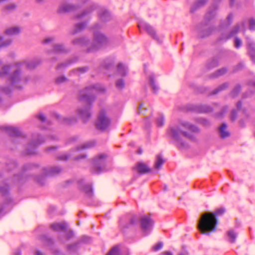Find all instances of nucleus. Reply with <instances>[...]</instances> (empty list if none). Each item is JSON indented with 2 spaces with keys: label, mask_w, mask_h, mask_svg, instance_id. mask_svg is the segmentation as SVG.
<instances>
[{
  "label": "nucleus",
  "mask_w": 255,
  "mask_h": 255,
  "mask_svg": "<svg viewBox=\"0 0 255 255\" xmlns=\"http://www.w3.org/2000/svg\"><path fill=\"white\" fill-rule=\"evenodd\" d=\"M22 63H15L13 66L4 65L0 69V78H6L9 85L6 87H0V92L8 94L11 88L21 89L26 84L27 79L20 70Z\"/></svg>",
  "instance_id": "1"
},
{
  "label": "nucleus",
  "mask_w": 255,
  "mask_h": 255,
  "mask_svg": "<svg viewBox=\"0 0 255 255\" xmlns=\"http://www.w3.org/2000/svg\"><path fill=\"white\" fill-rule=\"evenodd\" d=\"M189 131L199 133L200 129L195 125L188 122L182 121L170 126L167 129V134L176 141L177 146L181 149L186 146V143L182 140L181 137L183 136L192 140L196 139L195 136Z\"/></svg>",
  "instance_id": "2"
},
{
  "label": "nucleus",
  "mask_w": 255,
  "mask_h": 255,
  "mask_svg": "<svg viewBox=\"0 0 255 255\" xmlns=\"http://www.w3.org/2000/svg\"><path fill=\"white\" fill-rule=\"evenodd\" d=\"M96 90L104 92L105 89L102 86L96 85L86 87L80 91L78 96L79 100L80 101L85 102L88 104L83 108L78 109L77 111V114L84 122H86L91 117V104L95 100V93Z\"/></svg>",
  "instance_id": "3"
},
{
  "label": "nucleus",
  "mask_w": 255,
  "mask_h": 255,
  "mask_svg": "<svg viewBox=\"0 0 255 255\" xmlns=\"http://www.w3.org/2000/svg\"><path fill=\"white\" fill-rule=\"evenodd\" d=\"M100 25L99 24L95 25L93 29L94 31V39L93 42L89 45V40L85 38H79L75 39L73 41L74 45H80L82 46H87V51L92 52L105 46L108 43L107 37L102 33L97 31Z\"/></svg>",
  "instance_id": "4"
},
{
  "label": "nucleus",
  "mask_w": 255,
  "mask_h": 255,
  "mask_svg": "<svg viewBox=\"0 0 255 255\" xmlns=\"http://www.w3.org/2000/svg\"><path fill=\"white\" fill-rule=\"evenodd\" d=\"M218 220L209 212L203 214L199 222L198 228L202 234L214 232L216 230Z\"/></svg>",
  "instance_id": "5"
},
{
  "label": "nucleus",
  "mask_w": 255,
  "mask_h": 255,
  "mask_svg": "<svg viewBox=\"0 0 255 255\" xmlns=\"http://www.w3.org/2000/svg\"><path fill=\"white\" fill-rule=\"evenodd\" d=\"M96 144L94 141H90L84 143L81 145L71 150L69 154H61L57 156L58 159L63 161H67L70 158L74 160H79L87 157L86 154L83 153L78 155V152L80 150L89 148L93 147Z\"/></svg>",
  "instance_id": "6"
},
{
  "label": "nucleus",
  "mask_w": 255,
  "mask_h": 255,
  "mask_svg": "<svg viewBox=\"0 0 255 255\" xmlns=\"http://www.w3.org/2000/svg\"><path fill=\"white\" fill-rule=\"evenodd\" d=\"M108 157L106 153H100L93 159L92 170L99 174L106 169V161Z\"/></svg>",
  "instance_id": "7"
},
{
  "label": "nucleus",
  "mask_w": 255,
  "mask_h": 255,
  "mask_svg": "<svg viewBox=\"0 0 255 255\" xmlns=\"http://www.w3.org/2000/svg\"><path fill=\"white\" fill-rule=\"evenodd\" d=\"M44 141L38 134H34L32 136V140L27 145L25 154L27 155L34 154L36 153V148Z\"/></svg>",
  "instance_id": "8"
},
{
  "label": "nucleus",
  "mask_w": 255,
  "mask_h": 255,
  "mask_svg": "<svg viewBox=\"0 0 255 255\" xmlns=\"http://www.w3.org/2000/svg\"><path fill=\"white\" fill-rule=\"evenodd\" d=\"M111 124L110 119L107 116L104 110L100 111L96 126L98 129L104 130L107 128Z\"/></svg>",
  "instance_id": "9"
},
{
  "label": "nucleus",
  "mask_w": 255,
  "mask_h": 255,
  "mask_svg": "<svg viewBox=\"0 0 255 255\" xmlns=\"http://www.w3.org/2000/svg\"><path fill=\"white\" fill-rule=\"evenodd\" d=\"M137 26L139 31H141L142 29L145 30L146 32L154 39L159 42L161 41L153 28L148 23L144 21H141L138 23Z\"/></svg>",
  "instance_id": "10"
},
{
  "label": "nucleus",
  "mask_w": 255,
  "mask_h": 255,
  "mask_svg": "<svg viewBox=\"0 0 255 255\" xmlns=\"http://www.w3.org/2000/svg\"><path fill=\"white\" fill-rule=\"evenodd\" d=\"M134 169L141 174H154L153 169L150 168L147 163L143 161L137 162Z\"/></svg>",
  "instance_id": "11"
},
{
  "label": "nucleus",
  "mask_w": 255,
  "mask_h": 255,
  "mask_svg": "<svg viewBox=\"0 0 255 255\" xmlns=\"http://www.w3.org/2000/svg\"><path fill=\"white\" fill-rule=\"evenodd\" d=\"M213 30V28L209 26L207 22L201 23L198 27L199 35L201 37L209 35Z\"/></svg>",
  "instance_id": "12"
},
{
  "label": "nucleus",
  "mask_w": 255,
  "mask_h": 255,
  "mask_svg": "<svg viewBox=\"0 0 255 255\" xmlns=\"http://www.w3.org/2000/svg\"><path fill=\"white\" fill-rule=\"evenodd\" d=\"M0 129L5 131L10 136H18L20 135V131L16 128L10 126H1L0 127Z\"/></svg>",
  "instance_id": "13"
},
{
  "label": "nucleus",
  "mask_w": 255,
  "mask_h": 255,
  "mask_svg": "<svg viewBox=\"0 0 255 255\" xmlns=\"http://www.w3.org/2000/svg\"><path fill=\"white\" fill-rule=\"evenodd\" d=\"M77 8V6L68 3H63L61 4L57 12L59 13H63L66 12H69L70 11H74Z\"/></svg>",
  "instance_id": "14"
},
{
  "label": "nucleus",
  "mask_w": 255,
  "mask_h": 255,
  "mask_svg": "<svg viewBox=\"0 0 255 255\" xmlns=\"http://www.w3.org/2000/svg\"><path fill=\"white\" fill-rule=\"evenodd\" d=\"M187 2L190 3L193 1L195 2L192 4L190 7V12L193 13L198 8L204 6L207 2L208 0H187Z\"/></svg>",
  "instance_id": "15"
},
{
  "label": "nucleus",
  "mask_w": 255,
  "mask_h": 255,
  "mask_svg": "<svg viewBox=\"0 0 255 255\" xmlns=\"http://www.w3.org/2000/svg\"><path fill=\"white\" fill-rule=\"evenodd\" d=\"M17 63H22L21 68L25 66L28 69H33L41 63V61L39 59H34L30 61H22Z\"/></svg>",
  "instance_id": "16"
},
{
  "label": "nucleus",
  "mask_w": 255,
  "mask_h": 255,
  "mask_svg": "<svg viewBox=\"0 0 255 255\" xmlns=\"http://www.w3.org/2000/svg\"><path fill=\"white\" fill-rule=\"evenodd\" d=\"M247 39V44L249 54L252 60L255 63V44L251 41L248 38Z\"/></svg>",
  "instance_id": "17"
},
{
  "label": "nucleus",
  "mask_w": 255,
  "mask_h": 255,
  "mask_svg": "<svg viewBox=\"0 0 255 255\" xmlns=\"http://www.w3.org/2000/svg\"><path fill=\"white\" fill-rule=\"evenodd\" d=\"M240 29V25L237 24H236L231 30L230 33L228 35H223L220 38V41H226L231 37L234 36L236 34H237L239 31Z\"/></svg>",
  "instance_id": "18"
},
{
  "label": "nucleus",
  "mask_w": 255,
  "mask_h": 255,
  "mask_svg": "<svg viewBox=\"0 0 255 255\" xmlns=\"http://www.w3.org/2000/svg\"><path fill=\"white\" fill-rule=\"evenodd\" d=\"M62 170V168L58 166H48L43 168V171L47 174H59Z\"/></svg>",
  "instance_id": "19"
},
{
  "label": "nucleus",
  "mask_w": 255,
  "mask_h": 255,
  "mask_svg": "<svg viewBox=\"0 0 255 255\" xmlns=\"http://www.w3.org/2000/svg\"><path fill=\"white\" fill-rule=\"evenodd\" d=\"M100 19L103 21H109L111 19L110 13L106 9H102L99 11Z\"/></svg>",
  "instance_id": "20"
},
{
  "label": "nucleus",
  "mask_w": 255,
  "mask_h": 255,
  "mask_svg": "<svg viewBox=\"0 0 255 255\" xmlns=\"http://www.w3.org/2000/svg\"><path fill=\"white\" fill-rule=\"evenodd\" d=\"M39 165L36 163H28L23 165L21 167V171L23 173L27 172L38 168Z\"/></svg>",
  "instance_id": "21"
},
{
  "label": "nucleus",
  "mask_w": 255,
  "mask_h": 255,
  "mask_svg": "<svg viewBox=\"0 0 255 255\" xmlns=\"http://www.w3.org/2000/svg\"><path fill=\"white\" fill-rule=\"evenodd\" d=\"M52 52L57 53H65L68 52V50L61 44H56L53 45Z\"/></svg>",
  "instance_id": "22"
},
{
  "label": "nucleus",
  "mask_w": 255,
  "mask_h": 255,
  "mask_svg": "<svg viewBox=\"0 0 255 255\" xmlns=\"http://www.w3.org/2000/svg\"><path fill=\"white\" fill-rule=\"evenodd\" d=\"M51 229L55 231H63L66 229L67 225L65 222L54 223L50 226Z\"/></svg>",
  "instance_id": "23"
},
{
  "label": "nucleus",
  "mask_w": 255,
  "mask_h": 255,
  "mask_svg": "<svg viewBox=\"0 0 255 255\" xmlns=\"http://www.w3.org/2000/svg\"><path fill=\"white\" fill-rule=\"evenodd\" d=\"M219 132L221 138H224L230 135L229 132L227 130V125L225 123H223L219 128Z\"/></svg>",
  "instance_id": "24"
},
{
  "label": "nucleus",
  "mask_w": 255,
  "mask_h": 255,
  "mask_svg": "<svg viewBox=\"0 0 255 255\" xmlns=\"http://www.w3.org/2000/svg\"><path fill=\"white\" fill-rule=\"evenodd\" d=\"M152 225V221L149 217H144L141 219V226L142 229L146 230Z\"/></svg>",
  "instance_id": "25"
},
{
  "label": "nucleus",
  "mask_w": 255,
  "mask_h": 255,
  "mask_svg": "<svg viewBox=\"0 0 255 255\" xmlns=\"http://www.w3.org/2000/svg\"><path fill=\"white\" fill-rule=\"evenodd\" d=\"M194 110L198 113H209L212 111V109L206 105H200L196 106Z\"/></svg>",
  "instance_id": "26"
},
{
  "label": "nucleus",
  "mask_w": 255,
  "mask_h": 255,
  "mask_svg": "<svg viewBox=\"0 0 255 255\" xmlns=\"http://www.w3.org/2000/svg\"><path fill=\"white\" fill-rule=\"evenodd\" d=\"M55 117L58 120L68 125H71L77 122V119L75 117L63 118L57 114H55Z\"/></svg>",
  "instance_id": "27"
},
{
  "label": "nucleus",
  "mask_w": 255,
  "mask_h": 255,
  "mask_svg": "<svg viewBox=\"0 0 255 255\" xmlns=\"http://www.w3.org/2000/svg\"><path fill=\"white\" fill-rule=\"evenodd\" d=\"M164 162L165 160L162 157L161 155H157L156 157L154 169L156 170H159V169H160Z\"/></svg>",
  "instance_id": "28"
},
{
  "label": "nucleus",
  "mask_w": 255,
  "mask_h": 255,
  "mask_svg": "<svg viewBox=\"0 0 255 255\" xmlns=\"http://www.w3.org/2000/svg\"><path fill=\"white\" fill-rule=\"evenodd\" d=\"M149 83L153 93H156L159 90V87L156 85L153 74L149 76Z\"/></svg>",
  "instance_id": "29"
},
{
  "label": "nucleus",
  "mask_w": 255,
  "mask_h": 255,
  "mask_svg": "<svg viewBox=\"0 0 255 255\" xmlns=\"http://www.w3.org/2000/svg\"><path fill=\"white\" fill-rule=\"evenodd\" d=\"M229 86V83H224L220 86H219L216 89H215L214 90H213L211 93V95H215L219 92H221L226 89H227Z\"/></svg>",
  "instance_id": "30"
},
{
  "label": "nucleus",
  "mask_w": 255,
  "mask_h": 255,
  "mask_svg": "<svg viewBox=\"0 0 255 255\" xmlns=\"http://www.w3.org/2000/svg\"><path fill=\"white\" fill-rule=\"evenodd\" d=\"M20 29L18 27H11L5 30V33L7 35H14L18 34Z\"/></svg>",
  "instance_id": "31"
},
{
  "label": "nucleus",
  "mask_w": 255,
  "mask_h": 255,
  "mask_svg": "<svg viewBox=\"0 0 255 255\" xmlns=\"http://www.w3.org/2000/svg\"><path fill=\"white\" fill-rule=\"evenodd\" d=\"M86 23L85 22H81L77 23L75 25L74 30L72 31V34H75L83 30L86 26Z\"/></svg>",
  "instance_id": "32"
},
{
  "label": "nucleus",
  "mask_w": 255,
  "mask_h": 255,
  "mask_svg": "<svg viewBox=\"0 0 255 255\" xmlns=\"http://www.w3.org/2000/svg\"><path fill=\"white\" fill-rule=\"evenodd\" d=\"M227 72L226 68H222L218 69L210 75L211 78H216L225 74Z\"/></svg>",
  "instance_id": "33"
},
{
  "label": "nucleus",
  "mask_w": 255,
  "mask_h": 255,
  "mask_svg": "<svg viewBox=\"0 0 255 255\" xmlns=\"http://www.w3.org/2000/svg\"><path fill=\"white\" fill-rule=\"evenodd\" d=\"M96 8V5L95 4L92 5L89 8L83 11V12L77 15V18H81L84 16L91 13L95 8Z\"/></svg>",
  "instance_id": "34"
},
{
  "label": "nucleus",
  "mask_w": 255,
  "mask_h": 255,
  "mask_svg": "<svg viewBox=\"0 0 255 255\" xmlns=\"http://www.w3.org/2000/svg\"><path fill=\"white\" fill-rule=\"evenodd\" d=\"M16 5L15 3H10L6 5L3 9V11L6 13H9L15 10Z\"/></svg>",
  "instance_id": "35"
},
{
  "label": "nucleus",
  "mask_w": 255,
  "mask_h": 255,
  "mask_svg": "<svg viewBox=\"0 0 255 255\" xmlns=\"http://www.w3.org/2000/svg\"><path fill=\"white\" fill-rule=\"evenodd\" d=\"M118 71L122 76H125L127 74L128 72L127 68L123 65L122 63H119L118 65Z\"/></svg>",
  "instance_id": "36"
},
{
  "label": "nucleus",
  "mask_w": 255,
  "mask_h": 255,
  "mask_svg": "<svg viewBox=\"0 0 255 255\" xmlns=\"http://www.w3.org/2000/svg\"><path fill=\"white\" fill-rule=\"evenodd\" d=\"M241 90V86L240 84L236 85L231 92L230 95L233 97L237 96Z\"/></svg>",
  "instance_id": "37"
},
{
  "label": "nucleus",
  "mask_w": 255,
  "mask_h": 255,
  "mask_svg": "<svg viewBox=\"0 0 255 255\" xmlns=\"http://www.w3.org/2000/svg\"><path fill=\"white\" fill-rule=\"evenodd\" d=\"M218 60L217 58H214L207 63L206 65L207 68L208 69H211L216 67L218 65Z\"/></svg>",
  "instance_id": "38"
},
{
  "label": "nucleus",
  "mask_w": 255,
  "mask_h": 255,
  "mask_svg": "<svg viewBox=\"0 0 255 255\" xmlns=\"http://www.w3.org/2000/svg\"><path fill=\"white\" fill-rule=\"evenodd\" d=\"M225 212V209L223 207H221L216 210L214 212H209L212 214L215 218L217 219V217L219 216H221Z\"/></svg>",
  "instance_id": "39"
},
{
  "label": "nucleus",
  "mask_w": 255,
  "mask_h": 255,
  "mask_svg": "<svg viewBox=\"0 0 255 255\" xmlns=\"http://www.w3.org/2000/svg\"><path fill=\"white\" fill-rule=\"evenodd\" d=\"M12 40L10 38L3 39L2 37H0V48L2 47H5L11 43Z\"/></svg>",
  "instance_id": "40"
},
{
  "label": "nucleus",
  "mask_w": 255,
  "mask_h": 255,
  "mask_svg": "<svg viewBox=\"0 0 255 255\" xmlns=\"http://www.w3.org/2000/svg\"><path fill=\"white\" fill-rule=\"evenodd\" d=\"M106 255H121L119 248L117 246L114 247Z\"/></svg>",
  "instance_id": "41"
},
{
  "label": "nucleus",
  "mask_w": 255,
  "mask_h": 255,
  "mask_svg": "<svg viewBox=\"0 0 255 255\" xmlns=\"http://www.w3.org/2000/svg\"><path fill=\"white\" fill-rule=\"evenodd\" d=\"M228 235L229 238V241L233 243L236 241L237 234L232 230H230L228 232Z\"/></svg>",
  "instance_id": "42"
},
{
  "label": "nucleus",
  "mask_w": 255,
  "mask_h": 255,
  "mask_svg": "<svg viewBox=\"0 0 255 255\" xmlns=\"http://www.w3.org/2000/svg\"><path fill=\"white\" fill-rule=\"evenodd\" d=\"M216 7L214 8L213 10H210L208 13H206L205 16V19L206 20L209 21L211 19L213 18L216 15L215 9Z\"/></svg>",
  "instance_id": "43"
},
{
  "label": "nucleus",
  "mask_w": 255,
  "mask_h": 255,
  "mask_svg": "<svg viewBox=\"0 0 255 255\" xmlns=\"http://www.w3.org/2000/svg\"><path fill=\"white\" fill-rule=\"evenodd\" d=\"M164 124V119L162 115L159 116L156 119V124L158 127H162Z\"/></svg>",
  "instance_id": "44"
},
{
  "label": "nucleus",
  "mask_w": 255,
  "mask_h": 255,
  "mask_svg": "<svg viewBox=\"0 0 255 255\" xmlns=\"http://www.w3.org/2000/svg\"><path fill=\"white\" fill-rule=\"evenodd\" d=\"M17 167V163L14 161H11L6 165V169L7 170H11Z\"/></svg>",
  "instance_id": "45"
},
{
  "label": "nucleus",
  "mask_w": 255,
  "mask_h": 255,
  "mask_svg": "<svg viewBox=\"0 0 255 255\" xmlns=\"http://www.w3.org/2000/svg\"><path fill=\"white\" fill-rule=\"evenodd\" d=\"M89 70V68L87 66H84L82 67H79L73 70V72L77 71L80 73H84Z\"/></svg>",
  "instance_id": "46"
},
{
  "label": "nucleus",
  "mask_w": 255,
  "mask_h": 255,
  "mask_svg": "<svg viewBox=\"0 0 255 255\" xmlns=\"http://www.w3.org/2000/svg\"><path fill=\"white\" fill-rule=\"evenodd\" d=\"M234 44L235 47L238 49L241 46L242 44V41L239 37L236 36L234 39Z\"/></svg>",
  "instance_id": "47"
},
{
  "label": "nucleus",
  "mask_w": 255,
  "mask_h": 255,
  "mask_svg": "<svg viewBox=\"0 0 255 255\" xmlns=\"http://www.w3.org/2000/svg\"><path fill=\"white\" fill-rule=\"evenodd\" d=\"M116 87L119 89H122L125 86V83L123 79L118 80L116 83Z\"/></svg>",
  "instance_id": "48"
},
{
  "label": "nucleus",
  "mask_w": 255,
  "mask_h": 255,
  "mask_svg": "<svg viewBox=\"0 0 255 255\" xmlns=\"http://www.w3.org/2000/svg\"><path fill=\"white\" fill-rule=\"evenodd\" d=\"M198 122L205 127H209L210 125V122L205 119H200Z\"/></svg>",
  "instance_id": "49"
},
{
  "label": "nucleus",
  "mask_w": 255,
  "mask_h": 255,
  "mask_svg": "<svg viewBox=\"0 0 255 255\" xmlns=\"http://www.w3.org/2000/svg\"><path fill=\"white\" fill-rule=\"evenodd\" d=\"M67 79L64 76H60L56 78V83L59 84L67 81Z\"/></svg>",
  "instance_id": "50"
},
{
  "label": "nucleus",
  "mask_w": 255,
  "mask_h": 255,
  "mask_svg": "<svg viewBox=\"0 0 255 255\" xmlns=\"http://www.w3.org/2000/svg\"><path fill=\"white\" fill-rule=\"evenodd\" d=\"M83 188V190L87 194L90 195L92 193V191L91 185H86Z\"/></svg>",
  "instance_id": "51"
},
{
  "label": "nucleus",
  "mask_w": 255,
  "mask_h": 255,
  "mask_svg": "<svg viewBox=\"0 0 255 255\" xmlns=\"http://www.w3.org/2000/svg\"><path fill=\"white\" fill-rule=\"evenodd\" d=\"M55 38L53 37H49L44 39L42 42L43 44H48L54 41Z\"/></svg>",
  "instance_id": "52"
},
{
  "label": "nucleus",
  "mask_w": 255,
  "mask_h": 255,
  "mask_svg": "<svg viewBox=\"0 0 255 255\" xmlns=\"http://www.w3.org/2000/svg\"><path fill=\"white\" fill-rule=\"evenodd\" d=\"M35 180L39 184H43L44 183V181H45L44 176H36V178L35 179Z\"/></svg>",
  "instance_id": "53"
},
{
  "label": "nucleus",
  "mask_w": 255,
  "mask_h": 255,
  "mask_svg": "<svg viewBox=\"0 0 255 255\" xmlns=\"http://www.w3.org/2000/svg\"><path fill=\"white\" fill-rule=\"evenodd\" d=\"M163 246V244L162 243H158L157 244H156L155 245H154L153 248H152V250L154 251H157L159 250H160L162 247Z\"/></svg>",
  "instance_id": "54"
},
{
  "label": "nucleus",
  "mask_w": 255,
  "mask_h": 255,
  "mask_svg": "<svg viewBox=\"0 0 255 255\" xmlns=\"http://www.w3.org/2000/svg\"><path fill=\"white\" fill-rule=\"evenodd\" d=\"M77 138H78V137L75 136L71 137L69 138L68 139H67V140L66 142V144H70V143L74 142L77 140Z\"/></svg>",
  "instance_id": "55"
},
{
  "label": "nucleus",
  "mask_w": 255,
  "mask_h": 255,
  "mask_svg": "<svg viewBox=\"0 0 255 255\" xmlns=\"http://www.w3.org/2000/svg\"><path fill=\"white\" fill-rule=\"evenodd\" d=\"M237 117V112L236 110H233L231 112V119L232 121H234Z\"/></svg>",
  "instance_id": "56"
},
{
  "label": "nucleus",
  "mask_w": 255,
  "mask_h": 255,
  "mask_svg": "<svg viewBox=\"0 0 255 255\" xmlns=\"http://www.w3.org/2000/svg\"><path fill=\"white\" fill-rule=\"evenodd\" d=\"M249 27L251 30H254L255 28V20L254 19H251L249 21Z\"/></svg>",
  "instance_id": "57"
},
{
  "label": "nucleus",
  "mask_w": 255,
  "mask_h": 255,
  "mask_svg": "<svg viewBox=\"0 0 255 255\" xmlns=\"http://www.w3.org/2000/svg\"><path fill=\"white\" fill-rule=\"evenodd\" d=\"M228 108L227 106H225L223 108L222 111L217 115L218 118H220L228 111Z\"/></svg>",
  "instance_id": "58"
},
{
  "label": "nucleus",
  "mask_w": 255,
  "mask_h": 255,
  "mask_svg": "<svg viewBox=\"0 0 255 255\" xmlns=\"http://www.w3.org/2000/svg\"><path fill=\"white\" fill-rule=\"evenodd\" d=\"M37 118L40 121H41L42 122H43L45 121V117L43 115H42V114H39L37 116Z\"/></svg>",
  "instance_id": "59"
},
{
  "label": "nucleus",
  "mask_w": 255,
  "mask_h": 255,
  "mask_svg": "<svg viewBox=\"0 0 255 255\" xmlns=\"http://www.w3.org/2000/svg\"><path fill=\"white\" fill-rule=\"evenodd\" d=\"M244 67V64L242 63H239L236 67L235 71L241 70Z\"/></svg>",
  "instance_id": "60"
},
{
  "label": "nucleus",
  "mask_w": 255,
  "mask_h": 255,
  "mask_svg": "<svg viewBox=\"0 0 255 255\" xmlns=\"http://www.w3.org/2000/svg\"><path fill=\"white\" fill-rule=\"evenodd\" d=\"M233 17V15L232 13H230L228 15V16L227 17V19L228 20V25L231 24Z\"/></svg>",
  "instance_id": "61"
},
{
  "label": "nucleus",
  "mask_w": 255,
  "mask_h": 255,
  "mask_svg": "<svg viewBox=\"0 0 255 255\" xmlns=\"http://www.w3.org/2000/svg\"><path fill=\"white\" fill-rule=\"evenodd\" d=\"M76 59H75V60H70V61H69L68 62V64H67V63H63V64H61V65H59L58 68H60V67H61V66H67V65H68V64H71V63H74V62H76Z\"/></svg>",
  "instance_id": "62"
},
{
  "label": "nucleus",
  "mask_w": 255,
  "mask_h": 255,
  "mask_svg": "<svg viewBox=\"0 0 255 255\" xmlns=\"http://www.w3.org/2000/svg\"><path fill=\"white\" fill-rule=\"evenodd\" d=\"M57 148L58 147L57 146H50V147H47L46 150L48 151H50L52 150H56V149H57Z\"/></svg>",
  "instance_id": "63"
},
{
  "label": "nucleus",
  "mask_w": 255,
  "mask_h": 255,
  "mask_svg": "<svg viewBox=\"0 0 255 255\" xmlns=\"http://www.w3.org/2000/svg\"><path fill=\"white\" fill-rule=\"evenodd\" d=\"M163 255H172V254L170 252H164L162 253Z\"/></svg>",
  "instance_id": "64"
}]
</instances>
